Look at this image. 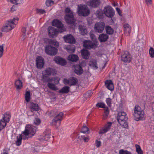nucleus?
<instances>
[{
  "instance_id": "f257e3e1",
  "label": "nucleus",
  "mask_w": 154,
  "mask_h": 154,
  "mask_svg": "<svg viewBox=\"0 0 154 154\" xmlns=\"http://www.w3.org/2000/svg\"><path fill=\"white\" fill-rule=\"evenodd\" d=\"M117 118L118 122L122 127L128 128V118L125 112L123 111H118Z\"/></svg>"
},
{
  "instance_id": "f03ea898",
  "label": "nucleus",
  "mask_w": 154,
  "mask_h": 154,
  "mask_svg": "<svg viewBox=\"0 0 154 154\" xmlns=\"http://www.w3.org/2000/svg\"><path fill=\"white\" fill-rule=\"evenodd\" d=\"M56 73L57 72L55 69L50 67L47 68L42 72L41 80L43 82H47L49 78H51L49 77L50 76L55 75Z\"/></svg>"
},
{
  "instance_id": "7ed1b4c3",
  "label": "nucleus",
  "mask_w": 154,
  "mask_h": 154,
  "mask_svg": "<svg viewBox=\"0 0 154 154\" xmlns=\"http://www.w3.org/2000/svg\"><path fill=\"white\" fill-rule=\"evenodd\" d=\"M134 118L137 121L142 120L144 117V112L138 105H136L134 109Z\"/></svg>"
},
{
  "instance_id": "20e7f679",
  "label": "nucleus",
  "mask_w": 154,
  "mask_h": 154,
  "mask_svg": "<svg viewBox=\"0 0 154 154\" xmlns=\"http://www.w3.org/2000/svg\"><path fill=\"white\" fill-rule=\"evenodd\" d=\"M97 39H94L93 41L90 40H85L83 43L84 47L89 49L91 48L95 49L97 47L98 45V42Z\"/></svg>"
},
{
  "instance_id": "39448f33",
  "label": "nucleus",
  "mask_w": 154,
  "mask_h": 154,
  "mask_svg": "<svg viewBox=\"0 0 154 154\" xmlns=\"http://www.w3.org/2000/svg\"><path fill=\"white\" fill-rule=\"evenodd\" d=\"M78 12L81 16H86L89 15L90 11L88 8L85 5L78 6Z\"/></svg>"
},
{
  "instance_id": "423d86ee",
  "label": "nucleus",
  "mask_w": 154,
  "mask_h": 154,
  "mask_svg": "<svg viewBox=\"0 0 154 154\" xmlns=\"http://www.w3.org/2000/svg\"><path fill=\"white\" fill-rule=\"evenodd\" d=\"M63 113L60 112L55 116L52 120V124L54 125L56 128L59 127L61 121L63 119Z\"/></svg>"
},
{
  "instance_id": "0eeeda50",
  "label": "nucleus",
  "mask_w": 154,
  "mask_h": 154,
  "mask_svg": "<svg viewBox=\"0 0 154 154\" xmlns=\"http://www.w3.org/2000/svg\"><path fill=\"white\" fill-rule=\"evenodd\" d=\"M103 11L105 15L108 18H112L115 15V11L111 6L108 5L105 7Z\"/></svg>"
},
{
  "instance_id": "6e6552de",
  "label": "nucleus",
  "mask_w": 154,
  "mask_h": 154,
  "mask_svg": "<svg viewBox=\"0 0 154 154\" xmlns=\"http://www.w3.org/2000/svg\"><path fill=\"white\" fill-rule=\"evenodd\" d=\"M45 52L50 55H55L57 52V49L56 48L49 45L45 47Z\"/></svg>"
},
{
  "instance_id": "1a4fd4ad",
  "label": "nucleus",
  "mask_w": 154,
  "mask_h": 154,
  "mask_svg": "<svg viewBox=\"0 0 154 154\" xmlns=\"http://www.w3.org/2000/svg\"><path fill=\"white\" fill-rule=\"evenodd\" d=\"M18 18H14L12 20H10L6 21L5 25L8 26V30H12L18 23Z\"/></svg>"
},
{
  "instance_id": "9d476101",
  "label": "nucleus",
  "mask_w": 154,
  "mask_h": 154,
  "mask_svg": "<svg viewBox=\"0 0 154 154\" xmlns=\"http://www.w3.org/2000/svg\"><path fill=\"white\" fill-rule=\"evenodd\" d=\"M121 60L125 63H129L131 60V55L128 51H125L122 53Z\"/></svg>"
},
{
  "instance_id": "9b49d317",
  "label": "nucleus",
  "mask_w": 154,
  "mask_h": 154,
  "mask_svg": "<svg viewBox=\"0 0 154 154\" xmlns=\"http://www.w3.org/2000/svg\"><path fill=\"white\" fill-rule=\"evenodd\" d=\"M35 62L36 66L38 69H42L45 64L44 59L41 56H38L36 57Z\"/></svg>"
},
{
  "instance_id": "f8f14e48",
  "label": "nucleus",
  "mask_w": 154,
  "mask_h": 154,
  "mask_svg": "<svg viewBox=\"0 0 154 154\" xmlns=\"http://www.w3.org/2000/svg\"><path fill=\"white\" fill-rule=\"evenodd\" d=\"M105 24L104 23L99 22L97 23L94 26V29L95 31L101 33L104 30Z\"/></svg>"
},
{
  "instance_id": "ddd939ff",
  "label": "nucleus",
  "mask_w": 154,
  "mask_h": 154,
  "mask_svg": "<svg viewBox=\"0 0 154 154\" xmlns=\"http://www.w3.org/2000/svg\"><path fill=\"white\" fill-rule=\"evenodd\" d=\"M29 29L28 27H23L22 29V31L23 33L22 35V38H33V35L29 32Z\"/></svg>"
},
{
  "instance_id": "4468645a",
  "label": "nucleus",
  "mask_w": 154,
  "mask_h": 154,
  "mask_svg": "<svg viewBox=\"0 0 154 154\" xmlns=\"http://www.w3.org/2000/svg\"><path fill=\"white\" fill-rule=\"evenodd\" d=\"M48 35L50 37L53 38L57 36L59 32L57 29L52 26H49L48 29Z\"/></svg>"
},
{
  "instance_id": "2eb2a0df",
  "label": "nucleus",
  "mask_w": 154,
  "mask_h": 154,
  "mask_svg": "<svg viewBox=\"0 0 154 154\" xmlns=\"http://www.w3.org/2000/svg\"><path fill=\"white\" fill-rule=\"evenodd\" d=\"M54 60L57 64L62 66H64L67 63L65 59L59 56L55 57Z\"/></svg>"
},
{
  "instance_id": "dca6fc26",
  "label": "nucleus",
  "mask_w": 154,
  "mask_h": 154,
  "mask_svg": "<svg viewBox=\"0 0 154 154\" xmlns=\"http://www.w3.org/2000/svg\"><path fill=\"white\" fill-rule=\"evenodd\" d=\"M64 18L66 22L68 24H73L75 22V20L73 14H66Z\"/></svg>"
},
{
  "instance_id": "f3484780",
  "label": "nucleus",
  "mask_w": 154,
  "mask_h": 154,
  "mask_svg": "<svg viewBox=\"0 0 154 154\" xmlns=\"http://www.w3.org/2000/svg\"><path fill=\"white\" fill-rule=\"evenodd\" d=\"M100 0H92L88 2V5L94 8H97L100 4Z\"/></svg>"
},
{
  "instance_id": "a211bd4d",
  "label": "nucleus",
  "mask_w": 154,
  "mask_h": 154,
  "mask_svg": "<svg viewBox=\"0 0 154 154\" xmlns=\"http://www.w3.org/2000/svg\"><path fill=\"white\" fill-rule=\"evenodd\" d=\"M74 72L78 75H80L83 73V70L80 65L76 64L75 66Z\"/></svg>"
},
{
  "instance_id": "6ab92c4d",
  "label": "nucleus",
  "mask_w": 154,
  "mask_h": 154,
  "mask_svg": "<svg viewBox=\"0 0 154 154\" xmlns=\"http://www.w3.org/2000/svg\"><path fill=\"white\" fill-rule=\"evenodd\" d=\"M112 125V122H108L107 124L104 126V128L100 131L99 133L100 134H103L109 130Z\"/></svg>"
},
{
  "instance_id": "aec40b11",
  "label": "nucleus",
  "mask_w": 154,
  "mask_h": 154,
  "mask_svg": "<svg viewBox=\"0 0 154 154\" xmlns=\"http://www.w3.org/2000/svg\"><path fill=\"white\" fill-rule=\"evenodd\" d=\"M26 126L30 134V136H29V137H31L35 134L37 128L33 126H31L29 125H27Z\"/></svg>"
},
{
  "instance_id": "412c9836",
  "label": "nucleus",
  "mask_w": 154,
  "mask_h": 154,
  "mask_svg": "<svg viewBox=\"0 0 154 154\" xmlns=\"http://www.w3.org/2000/svg\"><path fill=\"white\" fill-rule=\"evenodd\" d=\"M52 25L59 28L62 29L63 27V25L61 22L58 19H54L52 22Z\"/></svg>"
},
{
  "instance_id": "4be33fe9",
  "label": "nucleus",
  "mask_w": 154,
  "mask_h": 154,
  "mask_svg": "<svg viewBox=\"0 0 154 154\" xmlns=\"http://www.w3.org/2000/svg\"><path fill=\"white\" fill-rule=\"evenodd\" d=\"M29 108L32 110V112L34 111H37L39 109V107L37 103H34L33 102H31L29 103Z\"/></svg>"
},
{
  "instance_id": "5701e85b",
  "label": "nucleus",
  "mask_w": 154,
  "mask_h": 154,
  "mask_svg": "<svg viewBox=\"0 0 154 154\" xmlns=\"http://www.w3.org/2000/svg\"><path fill=\"white\" fill-rule=\"evenodd\" d=\"M81 53L83 58L86 60L89 59L90 54L88 50L85 49H82L81 50Z\"/></svg>"
},
{
  "instance_id": "b1692460",
  "label": "nucleus",
  "mask_w": 154,
  "mask_h": 154,
  "mask_svg": "<svg viewBox=\"0 0 154 154\" xmlns=\"http://www.w3.org/2000/svg\"><path fill=\"white\" fill-rule=\"evenodd\" d=\"M105 83V85L108 89L110 91L114 89V85L112 81L110 80H106Z\"/></svg>"
},
{
  "instance_id": "393cba45",
  "label": "nucleus",
  "mask_w": 154,
  "mask_h": 154,
  "mask_svg": "<svg viewBox=\"0 0 154 154\" xmlns=\"http://www.w3.org/2000/svg\"><path fill=\"white\" fill-rule=\"evenodd\" d=\"M125 34L126 35H128L131 32V27L128 24L125 23L124 25Z\"/></svg>"
},
{
  "instance_id": "a878e982",
  "label": "nucleus",
  "mask_w": 154,
  "mask_h": 154,
  "mask_svg": "<svg viewBox=\"0 0 154 154\" xmlns=\"http://www.w3.org/2000/svg\"><path fill=\"white\" fill-rule=\"evenodd\" d=\"M77 138L78 139L77 140L78 142L83 140L85 142H88L90 139L88 136L83 135H78Z\"/></svg>"
},
{
  "instance_id": "bb28decb",
  "label": "nucleus",
  "mask_w": 154,
  "mask_h": 154,
  "mask_svg": "<svg viewBox=\"0 0 154 154\" xmlns=\"http://www.w3.org/2000/svg\"><path fill=\"white\" fill-rule=\"evenodd\" d=\"M14 85L17 90L20 89L23 87V82L20 79L15 81Z\"/></svg>"
},
{
  "instance_id": "cd10ccee",
  "label": "nucleus",
  "mask_w": 154,
  "mask_h": 154,
  "mask_svg": "<svg viewBox=\"0 0 154 154\" xmlns=\"http://www.w3.org/2000/svg\"><path fill=\"white\" fill-rule=\"evenodd\" d=\"M44 83H48L47 86L50 89L53 91H56L58 90V88L56 86V84L54 83H52V82H43Z\"/></svg>"
},
{
  "instance_id": "c85d7f7f",
  "label": "nucleus",
  "mask_w": 154,
  "mask_h": 154,
  "mask_svg": "<svg viewBox=\"0 0 154 154\" xmlns=\"http://www.w3.org/2000/svg\"><path fill=\"white\" fill-rule=\"evenodd\" d=\"M66 49L68 52L70 53H72L75 51V46L71 45L66 46Z\"/></svg>"
},
{
  "instance_id": "c756f323",
  "label": "nucleus",
  "mask_w": 154,
  "mask_h": 154,
  "mask_svg": "<svg viewBox=\"0 0 154 154\" xmlns=\"http://www.w3.org/2000/svg\"><path fill=\"white\" fill-rule=\"evenodd\" d=\"M68 60L72 62H76L79 59L78 55L76 54H71L68 57Z\"/></svg>"
},
{
  "instance_id": "7c9ffc66",
  "label": "nucleus",
  "mask_w": 154,
  "mask_h": 154,
  "mask_svg": "<svg viewBox=\"0 0 154 154\" xmlns=\"http://www.w3.org/2000/svg\"><path fill=\"white\" fill-rule=\"evenodd\" d=\"M70 87L67 86H65L59 90V92L60 93L67 94L69 92Z\"/></svg>"
},
{
  "instance_id": "2f4dec72",
  "label": "nucleus",
  "mask_w": 154,
  "mask_h": 154,
  "mask_svg": "<svg viewBox=\"0 0 154 154\" xmlns=\"http://www.w3.org/2000/svg\"><path fill=\"white\" fill-rule=\"evenodd\" d=\"M60 80V79L58 77L55 76L49 78V80L47 82H54V83L56 85L59 83Z\"/></svg>"
},
{
  "instance_id": "473e14b6",
  "label": "nucleus",
  "mask_w": 154,
  "mask_h": 154,
  "mask_svg": "<svg viewBox=\"0 0 154 154\" xmlns=\"http://www.w3.org/2000/svg\"><path fill=\"white\" fill-rule=\"evenodd\" d=\"M69 79V85L70 86L75 85L78 82L77 79L74 77H71Z\"/></svg>"
},
{
  "instance_id": "72a5a7b5",
  "label": "nucleus",
  "mask_w": 154,
  "mask_h": 154,
  "mask_svg": "<svg viewBox=\"0 0 154 154\" xmlns=\"http://www.w3.org/2000/svg\"><path fill=\"white\" fill-rule=\"evenodd\" d=\"M11 116L9 113L8 114L7 112L5 113L3 116V118L2 119L3 121H5L7 123L9 121Z\"/></svg>"
},
{
  "instance_id": "f704fd0d",
  "label": "nucleus",
  "mask_w": 154,
  "mask_h": 154,
  "mask_svg": "<svg viewBox=\"0 0 154 154\" xmlns=\"http://www.w3.org/2000/svg\"><path fill=\"white\" fill-rule=\"evenodd\" d=\"M23 133V135L25 136V137H23V139L25 140L26 138L28 139V138L30 137L29 136H30V134L27 126H26L25 129Z\"/></svg>"
},
{
  "instance_id": "c9c22d12",
  "label": "nucleus",
  "mask_w": 154,
  "mask_h": 154,
  "mask_svg": "<svg viewBox=\"0 0 154 154\" xmlns=\"http://www.w3.org/2000/svg\"><path fill=\"white\" fill-rule=\"evenodd\" d=\"M89 65L90 66L95 68L96 69L98 68L97 66V61L95 60H92L90 61L89 62Z\"/></svg>"
},
{
  "instance_id": "e433bc0d",
  "label": "nucleus",
  "mask_w": 154,
  "mask_h": 154,
  "mask_svg": "<svg viewBox=\"0 0 154 154\" xmlns=\"http://www.w3.org/2000/svg\"><path fill=\"white\" fill-rule=\"evenodd\" d=\"M22 139V135L21 134H20L19 136H17V140L16 142V144L17 146H19L21 144Z\"/></svg>"
},
{
  "instance_id": "4c0bfd02",
  "label": "nucleus",
  "mask_w": 154,
  "mask_h": 154,
  "mask_svg": "<svg viewBox=\"0 0 154 154\" xmlns=\"http://www.w3.org/2000/svg\"><path fill=\"white\" fill-rule=\"evenodd\" d=\"M81 132L84 134H88L89 133L90 131L89 128L85 126H83L82 128Z\"/></svg>"
},
{
  "instance_id": "58836bf2",
  "label": "nucleus",
  "mask_w": 154,
  "mask_h": 154,
  "mask_svg": "<svg viewBox=\"0 0 154 154\" xmlns=\"http://www.w3.org/2000/svg\"><path fill=\"white\" fill-rule=\"evenodd\" d=\"M106 33L109 35L112 34L114 32L113 29L109 26H106L105 28Z\"/></svg>"
},
{
  "instance_id": "ea45409f",
  "label": "nucleus",
  "mask_w": 154,
  "mask_h": 154,
  "mask_svg": "<svg viewBox=\"0 0 154 154\" xmlns=\"http://www.w3.org/2000/svg\"><path fill=\"white\" fill-rule=\"evenodd\" d=\"M49 44L54 45L57 47H58L59 46L58 42L55 39H50V40L49 41Z\"/></svg>"
},
{
  "instance_id": "a19ab883",
  "label": "nucleus",
  "mask_w": 154,
  "mask_h": 154,
  "mask_svg": "<svg viewBox=\"0 0 154 154\" xmlns=\"http://www.w3.org/2000/svg\"><path fill=\"white\" fill-rule=\"evenodd\" d=\"M30 99V92L29 91H27L26 92L25 94V99L26 101L28 102H29Z\"/></svg>"
},
{
  "instance_id": "79ce46f5",
  "label": "nucleus",
  "mask_w": 154,
  "mask_h": 154,
  "mask_svg": "<svg viewBox=\"0 0 154 154\" xmlns=\"http://www.w3.org/2000/svg\"><path fill=\"white\" fill-rule=\"evenodd\" d=\"M40 149V147L38 146H35L31 148L32 151L34 153L39 152Z\"/></svg>"
},
{
  "instance_id": "37998d69",
  "label": "nucleus",
  "mask_w": 154,
  "mask_h": 154,
  "mask_svg": "<svg viewBox=\"0 0 154 154\" xmlns=\"http://www.w3.org/2000/svg\"><path fill=\"white\" fill-rule=\"evenodd\" d=\"M7 125V123L2 119L0 120V131L4 129Z\"/></svg>"
},
{
  "instance_id": "c03bdc74",
  "label": "nucleus",
  "mask_w": 154,
  "mask_h": 154,
  "mask_svg": "<svg viewBox=\"0 0 154 154\" xmlns=\"http://www.w3.org/2000/svg\"><path fill=\"white\" fill-rule=\"evenodd\" d=\"M7 1L8 2L16 5L20 4L22 2V0H7Z\"/></svg>"
},
{
  "instance_id": "a18cd8bd",
  "label": "nucleus",
  "mask_w": 154,
  "mask_h": 154,
  "mask_svg": "<svg viewBox=\"0 0 154 154\" xmlns=\"http://www.w3.org/2000/svg\"><path fill=\"white\" fill-rule=\"evenodd\" d=\"M79 28L82 35H84L87 33L86 29L82 26H79Z\"/></svg>"
},
{
  "instance_id": "49530a36",
  "label": "nucleus",
  "mask_w": 154,
  "mask_h": 154,
  "mask_svg": "<svg viewBox=\"0 0 154 154\" xmlns=\"http://www.w3.org/2000/svg\"><path fill=\"white\" fill-rule=\"evenodd\" d=\"M136 148V152H137L138 154H143V152L141 149L140 146L137 144L135 145Z\"/></svg>"
},
{
  "instance_id": "de8ad7c7",
  "label": "nucleus",
  "mask_w": 154,
  "mask_h": 154,
  "mask_svg": "<svg viewBox=\"0 0 154 154\" xmlns=\"http://www.w3.org/2000/svg\"><path fill=\"white\" fill-rule=\"evenodd\" d=\"M105 104L103 103H98L96 104V106L98 108H105Z\"/></svg>"
},
{
  "instance_id": "09e8293b",
  "label": "nucleus",
  "mask_w": 154,
  "mask_h": 154,
  "mask_svg": "<svg viewBox=\"0 0 154 154\" xmlns=\"http://www.w3.org/2000/svg\"><path fill=\"white\" fill-rule=\"evenodd\" d=\"M149 53L151 57H154V50L153 48L150 47L149 50Z\"/></svg>"
},
{
  "instance_id": "8fccbe9b",
  "label": "nucleus",
  "mask_w": 154,
  "mask_h": 154,
  "mask_svg": "<svg viewBox=\"0 0 154 154\" xmlns=\"http://www.w3.org/2000/svg\"><path fill=\"white\" fill-rule=\"evenodd\" d=\"M112 99L109 98H106V101L107 105L109 107H111L112 106Z\"/></svg>"
},
{
  "instance_id": "3c124183",
  "label": "nucleus",
  "mask_w": 154,
  "mask_h": 154,
  "mask_svg": "<svg viewBox=\"0 0 154 154\" xmlns=\"http://www.w3.org/2000/svg\"><path fill=\"white\" fill-rule=\"evenodd\" d=\"M41 120L39 118H35L34 120V124L36 125H38L41 123Z\"/></svg>"
},
{
  "instance_id": "603ef678",
  "label": "nucleus",
  "mask_w": 154,
  "mask_h": 154,
  "mask_svg": "<svg viewBox=\"0 0 154 154\" xmlns=\"http://www.w3.org/2000/svg\"><path fill=\"white\" fill-rule=\"evenodd\" d=\"M4 44H2L0 45V58L2 56L4 52Z\"/></svg>"
},
{
  "instance_id": "864d4df0",
  "label": "nucleus",
  "mask_w": 154,
  "mask_h": 154,
  "mask_svg": "<svg viewBox=\"0 0 154 154\" xmlns=\"http://www.w3.org/2000/svg\"><path fill=\"white\" fill-rule=\"evenodd\" d=\"M36 11L37 13L39 14H43L45 13V10L42 9H36Z\"/></svg>"
},
{
  "instance_id": "5fc2aeb1",
  "label": "nucleus",
  "mask_w": 154,
  "mask_h": 154,
  "mask_svg": "<svg viewBox=\"0 0 154 154\" xmlns=\"http://www.w3.org/2000/svg\"><path fill=\"white\" fill-rule=\"evenodd\" d=\"M108 36L106 34H102L99 35L98 38H108Z\"/></svg>"
},
{
  "instance_id": "6e6d98bb",
  "label": "nucleus",
  "mask_w": 154,
  "mask_h": 154,
  "mask_svg": "<svg viewBox=\"0 0 154 154\" xmlns=\"http://www.w3.org/2000/svg\"><path fill=\"white\" fill-rule=\"evenodd\" d=\"M120 154H131V152L127 150L124 151L123 149H121L119 151Z\"/></svg>"
},
{
  "instance_id": "4d7b16f0",
  "label": "nucleus",
  "mask_w": 154,
  "mask_h": 154,
  "mask_svg": "<svg viewBox=\"0 0 154 154\" xmlns=\"http://www.w3.org/2000/svg\"><path fill=\"white\" fill-rule=\"evenodd\" d=\"M66 42H68L70 43L74 44L76 42L75 39H64Z\"/></svg>"
},
{
  "instance_id": "13d9d810",
  "label": "nucleus",
  "mask_w": 154,
  "mask_h": 154,
  "mask_svg": "<svg viewBox=\"0 0 154 154\" xmlns=\"http://www.w3.org/2000/svg\"><path fill=\"white\" fill-rule=\"evenodd\" d=\"M8 26H7V25H5L2 28V31L3 32H6L11 30H8Z\"/></svg>"
},
{
  "instance_id": "bf43d9fd",
  "label": "nucleus",
  "mask_w": 154,
  "mask_h": 154,
  "mask_svg": "<svg viewBox=\"0 0 154 154\" xmlns=\"http://www.w3.org/2000/svg\"><path fill=\"white\" fill-rule=\"evenodd\" d=\"M104 113L105 114V115H106V116H108V114H109V108H108V107L107 106H106V107H105V108H104Z\"/></svg>"
},
{
  "instance_id": "052dcab7",
  "label": "nucleus",
  "mask_w": 154,
  "mask_h": 154,
  "mask_svg": "<svg viewBox=\"0 0 154 154\" xmlns=\"http://www.w3.org/2000/svg\"><path fill=\"white\" fill-rule=\"evenodd\" d=\"M51 135H44L43 137L42 138L43 140L46 141H48V140L51 137Z\"/></svg>"
},
{
  "instance_id": "680f3d73",
  "label": "nucleus",
  "mask_w": 154,
  "mask_h": 154,
  "mask_svg": "<svg viewBox=\"0 0 154 154\" xmlns=\"http://www.w3.org/2000/svg\"><path fill=\"white\" fill-rule=\"evenodd\" d=\"M63 38H74L73 36L71 34H68L64 36Z\"/></svg>"
},
{
  "instance_id": "e2e57ef3",
  "label": "nucleus",
  "mask_w": 154,
  "mask_h": 154,
  "mask_svg": "<svg viewBox=\"0 0 154 154\" xmlns=\"http://www.w3.org/2000/svg\"><path fill=\"white\" fill-rule=\"evenodd\" d=\"M54 2L51 0H46V5L47 6H49L51 5L52 4H53Z\"/></svg>"
},
{
  "instance_id": "0e129e2a",
  "label": "nucleus",
  "mask_w": 154,
  "mask_h": 154,
  "mask_svg": "<svg viewBox=\"0 0 154 154\" xmlns=\"http://www.w3.org/2000/svg\"><path fill=\"white\" fill-rule=\"evenodd\" d=\"M65 12L66 14H73L72 12L71 11L70 8H66Z\"/></svg>"
},
{
  "instance_id": "69168bd1",
  "label": "nucleus",
  "mask_w": 154,
  "mask_h": 154,
  "mask_svg": "<svg viewBox=\"0 0 154 154\" xmlns=\"http://www.w3.org/2000/svg\"><path fill=\"white\" fill-rule=\"evenodd\" d=\"M44 135H51V130L50 129H46L44 133Z\"/></svg>"
},
{
  "instance_id": "338daca9",
  "label": "nucleus",
  "mask_w": 154,
  "mask_h": 154,
  "mask_svg": "<svg viewBox=\"0 0 154 154\" xmlns=\"http://www.w3.org/2000/svg\"><path fill=\"white\" fill-rule=\"evenodd\" d=\"M63 83L65 85L68 84L69 85V79H63Z\"/></svg>"
},
{
  "instance_id": "774afa93",
  "label": "nucleus",
  "mask_w": 154,
  "mask_h": 154,
  "mask_svg": "<svg viewBox=\"0 0 154 154\" xmlns=\"http://www.w3.org/2000/svg\"><path fill=\"white\" fill-rule=\"evenodd\" d=\"M79 65H80L81 67H84L86 65V62L84 60L82 61L81 62L79 63Z\"/></svg>"
}]
</instances>
